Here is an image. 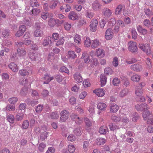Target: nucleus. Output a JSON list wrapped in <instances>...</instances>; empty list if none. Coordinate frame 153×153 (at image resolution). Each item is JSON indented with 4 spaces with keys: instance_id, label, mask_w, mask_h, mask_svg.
<instances>
[{
    "instance_id": "1",
    "label": "nucleus",
    "mask_w": 153,
    "mask_h": 153,
    "mask_svg": "<svg viewBox=\"0 0 153 153\" xmlns=\"http://www.w3.org/2000/svg\"><path fill=\"white\" fill-rule=\"evenodd\" d=\"M138 47L147 55L150 54L151 53V50L149 44H146L144 45L140 44Z\"/></svg>"
},
{
    "instance_id": "2",
    "label": "nucleus",
    "mask_w": 153,
    "mask_h": 153,
    "mask_svg": "<svg viewBox=\"0 0 153 153\" xmlns=\"http://www.w3.org/2000/svg\"><path fill=\"white\" fill-rule=\"evenodd\" d=\"M128 50L134 53L137 51V47L136 42L130 41L128 43Z\"/></svg>"
},
{
    "instance_id": "3",
    "label": "nucleus",
    "mask_w": 153,
    "mask_h": 153,
    "mask_svg": "<svg viewBox=\"0 0 153 153\" xmlns=\"http://www.w3.org/2000/svg\"><path fill=\"white\" fill-rule=\"evenodd\" d=\"M142 116L144 120H146L148 119L147 121V123H153L152 118V115L149 111L143 112V113Z\"/></svg>"
},
{
    "instance_id": "4",
    "label": "nucleus",
    "mask_w": 153,
    "mask_h": 153,
    "mask_svg": "<svg viewBox=\"0 0 153 153\" xmlns=\"http://www.w3.org/2000/svg\"><path fill=\"white\" fill-rule=\"evenodd\" d=\"M60 115V121L62 122H65L68 118L69 113L67 110H64L61 111Z\"/></svg>"
},
{
    "instance_id": "5",
    "label": "nucleus",
    "mask_w": 153,
    "mask_h": 153,
    "mask_svg": "<svg viewBox=\"0 0 153 153\" xmlns=\"http://www.w3.org/2000/svg\"><path fill=\"white\" fill-rule=\"evenodd\" d=\"M135 108L138 111H143L149 109V107L146 104L144 103L136 105Z\"/></svg>"
},
{
    "instance_id": "6",
    "label": "nucleus",
    "mask_w": 153,
    "mask_h": 153,
    "mask_svg": "<svg viewBox=\"0 0 153 153\" xmlns=\"http://www.w3.org/2000/svg\"><path fill=\"white\" fill-rule=\"evenodd\" d=\"M98 22L97 19H94L90 22V28L91 31H95L97 30Z\"/></svg>"
},
{
    "instance_id": "7",
    "label": "nucleus",
    "mask_w": 153,
    "mask_h": 153,
    "mask_svg": "<svg viewBox=\"0 0 153 153\" xmlns=\"http://www.w3.org/2000/svg\"><path fill=\"white\" fill-rule=\"evenodd\" d=\"M29 58L32 61H35L38 59L40 57V54L38 53H35L33 52L29 53Z\"/></svg>"
},
{
    "instance_id": "8",
    "label": "nucleus",
    "mask_w": 153,
    "mask_h": 153,
    "mask_svg": "<svg viewBox=\"0 0 153 153\" xmlns=\"http://www.w3.org/2000/svg\"><path fill=\"white\" fill-rule=\"evenodd\" d=\"M101 8V5L97 0L95 1L92 4V8L94 11H98L100 10Z\"/></svg>"
},
{
    "instance_id": "9",
    "label": "nucleus",
    "mask_w": 153,
    "mask_h": 153,
    "mask_svg": "<svg viewBox=\"0 0 153 153\" xmlns=\"http://www.w3.org/2000/svg\"><path fill=\"white\" fill-rule=\"evenodd\" d=\"M102 12L105 17L108 18L111 16L112 11L109 8H106L102 9Z\"/></svg>"
},
{
    "instance_id": "10",
    "label": "nucleus",
    "mask_w": 153,
    "mask_h": 153,
    "mask_svg": "<svg viewBox=\"0 0 153 153\" xmlns=\"http://www.w3.org/2000/svg\"><path fill=\"white\" fill-rule=\"evenodd\" d=\"M74 78L77 83L81 82L82 81V78L79 73L76 72L73 75Z\"/></svg>"
},
{
    "instance_id": "11",
    "label": "nucleus",
    "mask_w": 153,
    "mask_h": 153,
    "mask_svg": "<svg viewBox=\"0 0 153 153\" xmlns=\"http://www.w3.org/2000/svg\"><path fill=\"white\" fill-rule=\"evenodd\" d=\"M130 68L131 70L137 72L140 71L142 69L141 66L138 64L131 65L130 66Z\"/></svg>"
},
{
    "instance_id": "12",
    "label": "nucleus",
    "mask_w": 153,
    "mask_h": 153,
    "mask_svg": "<svg viewBox=\"0 0 153 153\" xmlns=\"http://www.w3.org/2000/svg\"><path fill=\"white\" fill-rule=\"evenodd\" d=\"M36 29L34 33V36L36 37H40L42 34V31L40 30V27L39 24L36 25Z\"/></svg>"
},
{
    "instance_id": "13",
    "label": "nucleus",
    "mask_w": 153,
    "mask_h": 153,
    "mask_svg": "<svg viewBox=\"0 0 153 153\" xmlns=\"http://www.w3.org/2000/svg\"><path fill=\"white\" fill-rule=\"evenodd\" d=\"M53 79V76H51L50 75L48 74H45L43 78V79L45 80L43 83L44 84H48Z\"/></svg>"
},
{
    "instance_id": "14",
    "label": "nucleus",
    "mask_w": 153,
    "mask_h": 153,
    "mask_svg": "<svg viewBox=\"0 0 153 153\" xmlns=\"http://www.w3.org/2000/svg\"><path fill=\"white\" fill-rule=\"evenodd\" d=\"M97 56L99 58L103 57L105 55V52L104 50L99 48L96 50Z\"/></svg>"
},
{
    "instance_id": "15",
    "label": "nucleus",
    "mask_w": 153,
    "mask_h": 153,
    "mask_svg": "<svg viewBox=\"0 0 153 153\" xmlns=\"http://www.w3.org/2000/svg\"><path fill=\"white\" fill-rule=\"evenodd\" d=\"M124 6L122 4L119 5L116 8L114 13L116 15H118L121 14L122 10Z\"/></svg>"
},
{
    "instance_id": "16",
    "label": "nucleus",
    "mask_w": 153,
    "mask_h": 153,
    "mask_svg": "<svg viewBox=\"0 0 153 153\" xmlns=\"http://www.w3.org/2000/svg\"><path fill=\"white\" fill-rule=\"evenodd\" d=\"M110 106V112L111 113H115L119 109L118 106L115 103H111Z\"/></svg>"
},
{
    "instance_id": "17",
    "label": "nucleus",
    "mask_w": 153,
    "mask_h": 153,
    "mask_svg": "<svg viewBox=\"0 0 153 153\" xmlns=\"http://www.w3.org/2000/svg\"><path fill=\"white\" fill-rule=\"evenodd\" d=\"M93 92L95 93L96 95L98 97H102L105 94V91L102 89H98L94 90Z\"/></svg>"
},
{
    "instance_id": "18",
    "label": "nucleus",
    "mask_w": 153,
    "mask_h": 153,
    "mask_svg": "<svg viewBox=\"0 0 153 153\" xmlns=\"http://www.w3.org/2000/svg\"><path fill=\"white\" fill-rule=\"evenodd\" d=\"M81 58L83 59L85 63L87 64L90 62L89 56L86 52L83 53Z\"/></svg>"
},
{
    "instance_id": "19",
    "label": "nucleus",
    "mask_w": 153,
    "mask_h": 153,
    "mask_svg": "<svg viewBox=\"0 0 153 153\" xmlns=\"http://www.w3.org/2000/svg\"><path fill=\"white\" fill-rule=\"evenodd\" d=\"M68 17L70 19L74 20L78 19V16L75 12L71 11Z\"/></svg>"
},
{
    "instance_id": "20",
    "label": "nucleus",
    "mask_w": 153,
    "mask_h": 153,
    "mask_svg": "<svg viewBox=\"0 0 153 153\" xmlns=\"http://www.w3.org/2000/svg\"><path fill=\"white\" fill-rule=\"evenodd\" d=\"M9 68L13 71L14 72H17L18 70V68L17 65L14 62L11 63L8 65Z\"/></svg>"
},
{
    "instance_id": "21",
    "label": "nucleus",
    "mask_w": 153,
    "mask_h": 153,
    "mask_svg": "<svg viewBox=\"0 0 153 153\" xmlns=\"http://www.w3.org/2000/svg\"><path fill=\"white\" fill-rule=\"evenodd\" d=\"M105 38H112L113 37L111 28H108L107 30L105 33Z\"/></svg>"
},
{
    "instance_id": "22",
    "label": "nucleus",
    "mask_w": 153,
    "mask_h": 153,
    "mask_svg": "<svg viewBox=\"0 0 153 153\" xmlns=\"http://www.w3.org/2000/svg\"><path fill=\"white\" fill-rule=\"evenodd\" d=\"M128 92L129 90L128 89L124 88L120 91L119 96L121 97H123L127 95Z\"/></svg>"
},
{
    "instance_id": "23",
    "label": "nucleus",
    "mask_w": 153,
    "mask_h": 153,
    "mask_svg": "<svg viewBox=\"0 0 153 153\" xmlns=\"http://www.w3.org/2000/svg\"><path fill=\"white\" fill-rule=\"evenodd\" d=\"M108 129L107 127L105 126H103L100 127L99 129V132L101 134H105L108 131Z\"/></svg>"
},
{
    "instance_id": "24",
    "label": "nucleus",
    "mask_w": 153,
    "mask_h": 153,
    "mask_svg": "<svg viewBox=\"0 0 153 153\" xmlns=\"http://www.w3.org/2000/svg\"><path fill=\"white\" fill-rule=\"evenodd\" d=\"M101 86H104L106 84L107 81V77L104 74H102L100 76Z\"/></svg>"
},
{
    "instance_id": "25",
    "label": "nucleus",
    "mask_w": 153,
    "mask_h": 153,
    "mask_svg": "<svg viewBox=\"0 0 153 153\" xmlns=\"http://www.w3.org/2000/svg\"><path fill=\"white\" fill-rule=\"evenodd\" d=\"M49 117L53 119H57L59 117V114L57 111L53 112L51 113Z\"/></svg>"
},
{
    "instance_id": "26",
    "label": "nucleus",
    "mask_w": 153,
    "mask_h": 153,
    "mask_svg": "<svg viewBox=\"0 0 153 153\" xmlns=\"http://www.w3.org/2000/svg\"><path fill=\"white\" fill-rule=\"evenodd\" d=\"M137 29L138 31L143 35H145L147 33V30L143 28L142 26L138 25L137 26Z\"/></svg>"
},
{
    "instance_id": "27",
    "label": "nucleus",
    "mask_w": 153,
    "mask_h": 153,
    "mask_svg": "<svg viewBox=\"0 0 153 153\" xmlns=\"http://www.w3.org/2000/svg\"><path fill=\"white\" fill-rule=\"evenodd\" d=\"M100 43L97 39L92 41L91 47L92 48H95L100 45Z\"/></svg>"
},
{
    "instance_id": "28",
    "label": "nucleus",
    "mask_w": 153,
    "mask_h": 153,
    "mask_svg": "<svg viewBox=\"0 0 153 153\" xmlns=\"http://www.w3.org/2000/svg\"><path fill=\"white\" fill-rule=\"evenodd\" d=\"M82 127L78 126L73 131V132L76 136H80L81 134Z\"/></svg>"
},
{
    "instance_id": "29",
    "label": "nucleus",
    "mask_w": 153,
    "mask_h": 153,
    "mask_svg": "<svg viewBox=\"0 0 153 153\" xmlns=\"http://www.w3.org/2000/svg\"><path fill=\"white\" fill-rule=\"evenodd\" d=\"M97 107L100 110H105L107 107L106 104L103 102H100L97 104Z\"/></svg>"
},
{
    "instance_id": "30",
    "label": "nucleus",
    "mask_w": 153,
    "mask_h": 153,
    "mask_svg": "<svg viewBox=\"0 0 153 153\" xmlns=\"http://www.w3.org/2000/svg\"><path fill=\"white\" fill-rule=\"evenodd\" d=\"M17 52L18 56H25L26 53V51L23 49L18 48L17 49Z\"/></svg>"
},
{
    "instance_id": "31",
    "label": "nucleus",
    "mask_w": 153,
    "mask_h": 153,
    "mask_svg": "<svg viewBox=\"0 0 153 153\" xmlns=\"http://www.w3.org/2000/svg\"><path fill=\"white\" fill-rule=\"evenodd\" d=\"M24 117V114L18 113L15 116L16 121H21L23 120Z\"/></svg>"
},
{
    "instance_id": "32",
    "label": "nucleus",
    "mask_w": 153,
    "mask_h": 153,
    "mask_svg": "<svg viewBox=\"0 0 153 153\" xmlns=\"http://www.w3.org/2000/svg\"><path fill=\"white\" fill-rule=\"evenodd\" d=\"M106 142L105 139L103 138H99L97 140L96 142L99 145H103Z\"/></svg>"
},
{
    "instance_id": "33",
    "label": "nucleus",
    "mask_w": 153,
    "mask_h": 153,
    "mask_svg": "<svg viewBox=\"0 0 153 153\" xmlns=\"http://www.w3.org/2000/svg\"><path fill=\"white\" fill-rule=\"evenodd\" d=\"M50 16L51 17H53V14H49L48 12H44L42 13L41 14V18L44 20H46Z\"/></svg>"
},
{
    "instance_id": "34",
    "label": "nucleus",
    "mask_w": 153,
    "mask_h": 153,
    "mask_svg": "<svg viewBox=\"0 0 153 153\" xmlns=\"http://www.w3.org/2000/svg\"><path fill=\"white\" fill-rule=\"evenodd\" d=\"M117 22L115 20V19L113 18H112L111 19L108 21V26L109 27H112L113 26L115 25L116 24Z\"/></svg>"
},
{
    "instance_id": "35",
    "label": "nucleus",
    "mask_w": 153,
    "mask_h": 153,
    "mask_svg": "<svg viewBox=\"0 0 153 153\" xmlns=\"http://www.w3.org/2000/svg\"><path fill=\"white\" fill-rule=\"evenodd\" d=\"M68 54L69 58L71 59H74L76 57L77 55L75 53L74 51H69L68 52Z\"/></svg>"
},
{
    "instance_id": "36",
    "label": "nucleus",
    "mask_w": 153,
    "mask_h": 153,
    "mask_svg": "<svg viewBox=\"0 0 153 153\" xmlns=\"http://www.w3.org/2000/svg\"><path fill=\"white\" fill-rule=\"evenodd\" d=\"M54 77L57 82L59 83L61 82L64 79L63 77L59 74L55 75Z\"/></svg>"
},
{
    "instance_id": "37",
    "label": "nucleus",
    "mask_w": 153,
    "mask_h": 153,
    "mask_svg": "<svg viewBox=\"0 0 153 153\" xmlns=\"http://www.w3.org/2000/svg\"><path fill=\"white\" fill-rule=\"evenodd\" d=\"M61 128H62V135L65 137H67V134L68 133V131L66 126L64 125H61Z\"/></svg>"
},
{
    "instance_id": "38",
    "label": "nucleus",
    "mask_w": 153,
    "mask_h": 153,
    "mask_svg": "<svg viewBox=\"0 0 153 153\" xmlns=\"http://www.w3.org/2000/svg\"><path fill=\"white\" fill-rule=\"evenodd\" d=\"M58 2V0H55L51 1L49 6L50 8L52 9L55 8L57 5Z\"/></svg>"
},
{
    "instance_id": "39",
    "label": "nucleus",
    "mask_w": 153,
    "mask_h": 153,
    "mask_svg": "<svg viewBox=\"0 0 153 153\" xmlns=\"http://www.w3.org/2000/svg\"><path fill=\"white\" fill-rule=\"evenodd\" d=\"M140 78V75L137 74H135L132 76L131 77V80L134 82H138Z\"/></svg>"
},
{
    "instance_id": "40",
    "label": "nucleus",
    "mask_w": 153,
    "mask_h": 153,
    "mask_svg": "<svg viewBox=\"0 0 153 153\" xmlns=\"http://www.w3.org/2000/svg\"><path fill=\"white\" fill-rule=\"evenodd\" d=\"M55 19L53 18H51L48 20V25L51 27H53L55 24Z\"/></svg>"
},
{
    "instance_id": "41",
    "label": "nucleus",
    "mask_w": 153,
    "mask_h": 153,
    "mask_svg": "<svg viewBox=\"0 0 153 153\" xmlns=\"http://www.w3.org/2000/svg\"><path fill=\"white\" fill-rule=\"evenodd\" d=\"M43 105H39L36 106L35 108V111L37 113H39L43 109Z\"/></svg>"
},
{
    "instance_id": "42",
    "label": "nucleus",
    "mask_w": 153,
    "mask_h": 153,
    "mask_svg": "<svg viewBox=\"0 0 153 153\" xmlns=\"http://www.w3.org/2000/svg\"><path fill=\"white\" fill-rule=\"evenodd\" d=\"M8 121L11 123H13L14 121L15 118L13 115L9 114L7 117Z\"/></svg>"
},
{
    "instance_id": "43",
    "label": "nucleus",
    "mask_w": 153,
    "mask_h": 153,
    "mask_svg": "<svg viewBox=\"0 0 153 153\" xmlns=\"http://www.w3.org/2000/svg\"><path fill=\"white\" fill-rule=\"evenodd\" d=\"M132 116L133 117L132 118V120L134 122H136L139 118L138 114L136 112L133 113L132 114Z\"/></svg>"
},
{
    "instance_id": "44",
    "label": "nucleus",
    "mask_w": 153,
    "mask_h": 153,
    "mask_svg": "<svg viewBox=\"0 0 153 153\" xmlns=\"http://www.w3.org/2000/svg\"><path fill=\"white\" fill-rule=\"evenodd\" d=\"M19 74L21 76H27L29 74L28 72L25 70H19Z\"/></svg>"
},
{
    "instance_id": "45",
    "label": "nucleus",
    "mask_w": 153,
    "mask_h": 153,
    "mask_svg": "<svg viewBox=\"0 0 153 153\" xmlns=\"http://www.w3.org/2000/svg\"><path fill=\"white\" fill-rule=\"evenodd\" d=\"M75 147L73 145H69L68 146V150L70 153L74 152L75 151Z\"/></svg>"
},
{
    "instance_id": "46",
    "label": "nucleus",
    "mask_w": 153,
    "mask_h": 153,
    "mask_svg": "<svg viewBox=\"0 0 153 153\" xmlns=\"http://www.w3.org/2000/svg\"><path fill=\"white\" fill-rule=\"evenodd\" d=\"M18 99L16 97H13L10 98L8 101L11 104H15L18 101Z\"/></svg>"
},
{
    "instance_id": "47",
    "label": "nucleus",
    "mask_w": 153,
    "mask_h": 153,
    "mask_svg": "<svg viewBox=\"0 0 153 153\" xmlns=\"http://www.w3.org/2000/svg\"><path fill=\"white\" fill-rule=\"evenodd\" d=\"M48 132L45 131L42 133L40 135V139L42 141L44 140L47 137Z\"/></svg>"
},
{
    "instance_id": "48",
    "label": "nucleus",
    "mask_w": 153,
    "mask_h": 153,
    "mask_svg": "<svg viewBox=\"0 0 153 153\" xmlns=\"http://www.w3.org/2000/svg\"><path fill=\"white\" fill-rule=\"evenodd\" d=\"M29 125V121L27 120H25L23 121L22 124V128L24 129H26Z\"/></svg>"
},
{
    "instance_id": "49",
    "label": "nucleus",
    "mask_w": 153,
    "mask_h": 153,
    "mask_svg": "<svg viewBox=\"0 0 153 153\" xmlns=\"http://www.w3.org/2000/svg\"><path fill=\"white\" fill-rule=\"evenodd\" d=\"M40 12V9L35 8L31 10V13H30L33 15H36L38 14Z\"/></svg>"
},
{
    "instance_id": "50",
    "label": "nucleus",
    "mask_w": 153,
    "mask_h": 153,
    "mask_svg": "<svg viewBox=\"0 0 153 153\" xmlns=\"http://www.w3.org/2000/svg\"><path fill=\"white\" fill-rule=\"evenodd\" d=\"M142 89L140 88L137 87L136 88L135 94L137 96H140L142 94Z\"/></svg>"
},
{
    "instance_id": "51",
    "label": "nucleus",
    "mask_w": 153,
    "mask_h": 153,
    "mask_svg": "<svg viewBox=\"0 0 153 153\" xmlns=\"http://www.w3.org/2000/svg\"><path fill=\"white\" fill-rule=\"evenodd\" d=\"M145 13L149 17H150L153 15V12L149 9H146L145 10Z\"/></svg>"
},
{
    "instance_id": "52",
    "label": "nucleus",
    "mask_w": 153,
    "mask_h": 153,
    "mask_svg": "<svg viewBox=\"0 0 153 153\" xmlns=\"http://www.w3.org/2000/svg\"><path fill=\"white\" fill-rule=\"evenodd\" d=\"M120 80L118 79V78L115 77L114 78L112 82L114 86H117L120 83Z\"/></svg>"
},
{
    "instance_id": "53",
    "label": "nucleus",
    "mask_w": 153,
    "mask_h": 153,
    "mask_svg": "<svg viewBox=\"0 0 153 153\" xmlns=\"http://www.w3.org/2000/svg\"><path fill=\"white\" fill-rule=\"evenodd\" d=\"M131 32L132 35V38H135L137 37V34L135 28H132Z\"/></svg>"
},
{
    "instance_id": "54",
    "label": "nucleus",
    "mask_w": 153,
    "mask_h": 153,
    "mask_svg": "<svg viewBox=\"0 0 153 153\" xmlns=\"http://www.w3.org/2000/svg\"><path fill=\"white\" fill-rule=\"evenodd\" d=\"M30 5L32 7H37L39 5V4L36 0H30Z\"/></svg>"
},
{
    "instance_id": "55",
    "label": "nucleus",
    "mask_w": 153,
    "mask_h": 153,
    "mask_svg": "<svg viewBox=\"0 0 153 153\" xmlns=\"http://www.w3.org/2000/svg\"><path fill=\"white\" fill-rule=\"evenodd\" d=\"M94 13L91 12L89 10H87L85 14L86 16L90 19L92 18L94 16Z\"/></svg>"
},
{
    "instance_id": "56",
    "label": "nucleus",
    "mask_w": 153,
    "mask_h": 153,
    "mask_svg": "<svg viewBox=\"0 0 153 153\" xmlns=\"http://www.w3.org/2000/svg\"><path fill=\"white\" fill-rule=\"evenodd\" d=\"M109 128L111 131H114L115 130L118 128V127L117 126L114 124L111 123L109 125Z\"/></svg>"
},
{
    "instance_id": "57",
    "label": "nucleus",
    "mask_w": 153,
    "mask_h": 153,
    "mask_svg": "<svg viewBox=\"0 0 153 153\" xmlns=\"http://www.w3.org/2000/svg\"><path fill=\"white\" fill-rule=\"evenodd\" d=\"M6 110L9 111H14L15 109V106L8 105L6 107Z\"/></svg>"
},
{
    "instance_id": "58",
    "label": "nucleus",
    "mask_w": 153,
    "mask_h": 153,
    "mask_svg": "<svg viewBox=\"0 0 153 153\" xmlns=\"http://www.w3.org/2000/svg\"><path fill=\"white\" fill-rule=\"evenodd\" d=\"M61 72H65L68 74H69V71L68 69L65 66H62L61 67L60 69Z\"/></svg>"
},
{
    "instance_id": "59",
    "label": "nucleus",
    "mask_w": 153,
    "mask_h": 153,
    "mask_svg": "<svg viewBox=\"0 0 153 153\" xmlns=\"http://www.w3.org/2000/svg\"><path fill=\"white\" fill-rule=\"evenodd\" d=\"M46 145L43 143H41L39 144V149L41 152H43L44 148L45 147Z\"/></svg>"
},
{
    "instance_id": "60",
    "label": "nucleus",
    "mask_w": 153,
    "mask_h": 153,
    "mask_svg": "<svg viewBox=\"0 0 153 153\" xmlns=\"http://www.w3.org/2000/svg\"><path fill=\"white\" fill-rule=\"evenodd\" d=\"M76 139V137L73 134H71L68 137V140L70 141H73Z\"/></svg>"
},
{
    "instance_id": "61",
    "label": "nucleus",
    "mask_w": 153,
    "mask_h": 153,
    "mask_svg": "<svg viewBox=\"0 0 153 153\" xmlns=\"http://www.w3.org/2000/svg\"><path fill=\"white\" fill-rule=\"evenodd\" d=\"M117 25L120 26L122 27H124L125 26V23L122 20L119 19L117 22Z\"/></svg>"
},
{
    "instance_id": "62",
    "label": "nucleus",
    "mask_w": 153,
    "mask_h": 153,
    "mask_svg": "<svg viewBox=\"0 0 153 153\" xmlns=\"http://www.w3.org/2000/svg\"><path fill=\"white\" fill-rule=\"evenodd\" d=\"M83 120V119L82 117H79L78 116L75 121V123L76 124L79 125L82 123Z\"/></svg>"
},
{
    "instance_id": "63",
    "label": "nucleus",
    "mask_w": 153,
    "mask_h": 153,
    "mask_svg": "<svg viewBox=\"0 0 153 153\" xmlns=\"http://www.w3.org/2000/svg\"><path fill=\"white\" fill-rule=\"evenodd\" d=\"M85 45V47H88L91 44L90 39H86L84 41Z\"/></svg>"
},
{
    "instance_id": "64",
    "label": "nucleus",
    "mask_w": 153,
    "mask_h": 153,
    "mask_svg": "<svg viewBox=\"0 0 153 153\" xmlns=\"http://www.w3.org/2000/svg\"><path fill=\"white\" fill-rule=\"evenodd\" d=\"M71 27V25L68 22H65L64 24V28L67 30H69Z\"/></svg>"
}]
</instances>
